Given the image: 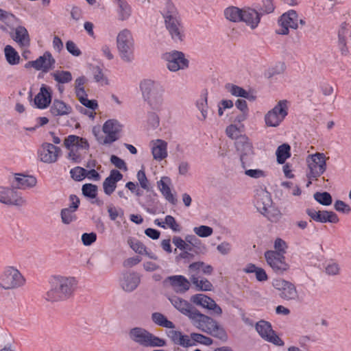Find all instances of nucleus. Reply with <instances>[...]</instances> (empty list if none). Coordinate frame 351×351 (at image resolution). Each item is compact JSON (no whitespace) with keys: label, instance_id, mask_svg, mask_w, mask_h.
Segmentation results:
<instances>
[{"label":"nucleus","instance_id":"c03bdc74","mask_svg":"<svg viewBox=\"0 0 351 351\" xmlns=\"http://www.w3.org/2000/svg\"><path fill=\"white\" fill-rule=\"evenodd\" d=\"M75 212V210H71V208H62L60 211V217L62 223L68 225L75 221L77 219Z\"/></svg>","mask_w":351,"mask_h":351},{"label":"nucleus","instance_id":"6ab92c4d","mask_svg":"<svg viewBox=\"0 0 351 351\" xmlns=\"http://www.w3.org/2000/svg\"><path fill=\"white\" fill-rule=\"evenodd\" d=\"M306 213L316 222L337 223L339 221L337 215L333 211H317L314 208H307Z\"/></svg>","mask_w":351,"mask_h":351},{"label":"nucleus","instance_id":"13d9d810","mask_svg":"<svg viewBox=\"0 0 351 351\" xmlns=\"http://www.w3.org/2000/svg\"><path fill=\"white\" fill-rule=\"evenodd\" d=\"M108 213L112 221H115L118 217H122L124 215V211L121 208H116L114 206H108Z\"/></svg>","mask_w":351,"mask_h":351},{"label":"nucleus","instance_id":"de8ad7c7","mask_svg":"<svg viewBox=\"0 0 351 351\" xmlns=\"http://www.w3.org/2000/svg\"><path fill=\"white\" fill-rule=\"evenodd\" d=\"M313 197L317 202L324 206H329L332 202V196L328 192H316Z\"/></svg>","mask_w":351,"mask_h":351},{"label":"nucleus","instance_id":"393cba45","mask_svg":"<svg viewBox=\"0 0 351 351\" xmlns=\"http://www.w3.org/2000/svg\"><path fill=\"white\" fill-rule=\"evenodd\" d=\"M141 282V277L136 272H127L123 274L120 284L122 289L127 292L135 290Z\"/></svg>","mask_w":351,"mask_h":351},{"label":"nucleus","instance_id":"338daca9","mask_svg":"<svg viewBox=\"0 0 351 351\" xmlns=\"http://www.w3.org/2000/svg\"><path fill=\"white\" fill-rule=\"evenodd\" d=\"M97 239V234L95 232L84 233L82 235V241L84 245L88 246L93 243Z\"/></svg>","mask_w":351,"mask_h":351},{"label":"nucleus","instance_id":"f03ea898","mask_svg":"<svg viewBox=\"0 0 351 351\" xmlns=\"http://www.w3.org/2000/svg\"><path fill=\"white\" fill-rule=\"evenodd\" d=\"M165 26L174 43H182L186 38L185 28L182 19L171 1H167L162 12Z\"/></svg>","mask_w":351,"mask_h":351},{"label":"nucleus","instance_id":"aec40b11","mask_svg":"<svg viewBox=\"0 0 351 351\" xmlns=\"http://www.w3.org/2000/svg\"><path fill=\"white\" fill-rule=\"evenodd\" d=\"M145 191L144 196L139 199V204L147 213L154 215L158 204V195L153 187Z\"/></svg>","mask_w":351,"mask_h":351},{"label":"nucleus","instance_id":"9d476101","mask_svg":"<svg viewBox=\"0 0 351 351\" xmlns=\"http://www.w3.org/2000/svg\"><path fill=\"white\" fill-rule=\"evenodd\" d=\"M265 258L267 264L277 274H283L289 269V265L286 262L285 256L281 252L267 250L265 252Z\"/></svg>","mask_w":351,"mask_h":351},{"label":"nucleus","instance_id":"4d7b16f0","mask_svg":"<svg viewBox=\"0 0 351 351\" xmlns=\"http://www.w3.org/2000/svg\"><path fill=\"white\" fill-rule=\"evenodd\" d=\"M87 97L86 93L85 95L77 97V99L83 106L92 110H95L98 107L97 101L95 99L90 100Z\"/></svg>","mask_w":351,"mask_h":351},{"label":"nucleus","instance_id":"37998d69","mask_svg":"<svg viewBox=\"0 0 351 351\" xmlns=\"http://www.w3.org/2000/svg\"><path fill=\"white\" fill-rule=\"evenodd\" d=\"M191 280L193 285H195L198 290L200 291H210L213 287L211 282L206 278L199 279L195 275H193L191 278Z\"/></svg>","mask_w":351,"mask_h":351},{"label":"nucleus","instance_id":"72a5a7b5","mask_svg":"<svg viewBox=\"0 0 351 351\" xmlns=\"http://www.w3.org/2000/svg\"><path fill=\"white\" fill-rule=\"evenodd\" d=\"M152 153L155 160H162L167 157V143L161 139L153 141Z\"/></svg>","mask_w":351,"mask_h":351},{"label":"nucleus","instance_id":"c756f323","mask_svg":"<svg viewBox=\"0 0 351 351\" xmlns=\"http://www.w3.org/2000/svg\"><path fill=\"white\" fill-rule=\"evenodd\" d=\"M11 37L20 47H29L30 45L29 34L24 26L16 27Z\"/></svg>","mask_w":351,"mask_h":351},{"label":"nucleus","instance_id":"6e6d98bb","mask_svg":"<svg viewBox=\"0 0 351 351\" xmlns=\"http://www.w3.org/2000/svg\"><path fill=\"white\" fill-rule=\"evenodd\" d=\"M193 232L200 237H208L213 234V230L210 226L202 225L198 227H195Z\"/></svg>","mask_w":351,"mask_h":351},{"label":"nucleus","instance_id":"774afa93","mask_svg":"<svg viewBox=\"0 0 351 351\" xmlns=\"http://www.w3.org/2000/svg\"><path fill=\"white\" fill-rule=\"evenodd\" d=\"M110 162L117 168L121 169V170H127L126 163L121 158H119L115 155H112L110 157Z\"/></svg>","mask_w":351,"mask_h":351},{"label":"nucleus","instance_id":"1a4fd4ad","mask_svg":"<svg viewBox=\"0 0 351 351\" xmlns=\"http://www.w3.org/2000/svg\"><path fill=\"white\" fill-rule=\"evenodd\" d=\"M25 280L20 271L10 267L0 276V286L4 289L19 288L25 284Z\"/></svg>","mask_w":351,"mask_h":351},{"label":"nucleus","instance_id":"6e6552de","mask_svg":"<svg viewBox=\"0 0 351 351\" xmlns=\"http://www.w3.org/2000/svg\"><path fill=\"white\" fill-rule=\"evenodd\" d=\"M288 101L280 100L278 104L265 115V124L269 127H277L288 114Z\"/></svg>","mask_w":351,"mask_h":351},{"label":"nucleus","instance_id":"c85d7f7f","mask_svg":"<svg viewBox=\"0 0 351 351\" xmlns=\"http://www.w3.org/2000/svg\"><path fill=\"white\" fill-rule=\"evenodd\" d=\"M169 282L177 293H184L190 288V282L186 277L181 275L169 276L165 282Z\"/></svg>","mask_w":351,"mask_h":351},{"label":"nucleus","instance_id":"5fc2aeb1","mask_svg":"<svg viewBox=\"0 0 351 351\" xmlns=\"http://www.w3.org/2000/svg\"><path fill=\"white\" fill-rule=\"evenodd\" d=\"M86 170L81 167H76L71 169V178L76 181H81L86 178Z\"/></svg>","mask_w":351,"mask_h":351},{"label":"nucleus","instance_id":"bb28decb","mask_svg":"<svg viewBox=\"0 0 351 351\" xmlns=\"http://www.w3.org/2000/svg\"><path fill=\"white\" fill-rule=\"evenodd\" d=\"M167 336L176 345L188 348L195 346V343L191 340L187 335L182 334V332L175 330L167 331Z\"/></svg>","mask_w":351,"mask_h":351},{"label":"nucleus","instance_id":"f257e3e1","mask_svg":"<svg viewBox=\"0 0 351 351\" xmlns=\"http://www.w3.org/2000/svg\"><path fill=\"white\" fill-rule=\"evenodd\" d=\"M170 302L180 313L186 316L197 329L215 337L223 339L226 336L224 329L210 317L200 313L188 301L176 295L169 298Z\"/></svg>","mask_w":351,"mask_h":351},{"label":"nucleus","instance_id":"58836bf2","mask_svg":"<svg viewBox=\"0 0 351 351\" xmlns=\"http://www.w3.org/2000/svg\"><path fill=\"white\" fill-rule=\"evenodd\" d=\"M291 147L287 143H284L280 145L276 152L277 162L282 165L285 162L286 160L291 156Z\"/></svg>","mask_w":351,"mask_h":351},{"label":"nucleus","instance_id":"49530a36","mask_svg":"<svg viewBox=\"0 0 351 351\" xmlns=\"http://www.w3.org/2000/svg\"><path fill=\"white\" fill-rule=\"evenodd\" d=\"M93 75L95 81L99 83L101 85L108 84V80L106 76H105L103 70L98 66L93 68Z\"/></svg>","mask_w":351,"mask_h":351},{"label":"nucleus","instance_id":"0eeeda50","mask_svg":"<svg viewBox=\"0 0 351 351\" xmlns=\"http://www.w3.org/2000/svg\"><path fill=\"white\" fill-rule=\"evenodd\" d=\"M121 130L122 125L117 120L109 119L104 123L102 128L104 133L106 134V136L104 138L103 136H99L95 130H93V132L97 141L100 144L107 145L111 144L119 138V133Z\"/></svg>","mask_w":351,"mask_h":351},{"label":"nucleus","instance_id":"79ce46f5","mask_svg":"<svg viewBox=\"0 0 351 351\" xmlns=\"http://www.w3.org/2000/svg\"><path fill=\"white\" fill-rule=\"evenodd\" d=\"M54 80L59 84H66L71 82L72 74L69 71H56L51 73Z\"/></svg>","mask_w":351,"mask_h":351},{"label":"nucleus","instance_id":"cd10ccee","mask_svg":"<svg viewBox=\"0 0 351 351\" xmlns=\"http://www.w3.org/2000/svg\"><path fill=\"white\" fill-rule=\"evenodd\" d=\"M34 62L36 64V70L43 71L47 73L54 68L56 60L49 51H45L43 56H40L35 60Z\"/></svg>","mask_w":351,"mask_h":351},{"label":"nucleus","instance_id":"473e14b6","mask_svg":"<svg viewBox=\"0 0 351 351\" xmlns=\"http://www.w3.org/2000/svg\"><path fill=\"white\" fill-rule=\"evenodd\" d=\"M64 144L66 149H71V147L85 150L89 149V143L86 138L73 134L69 135L64 139Z\"/></svg>","mask_w":351,"mask_h":351},{"label":"nucleus","instance_id":"20e7f679","mask_svg":"<svg viewBox=\"0 0 351 351\" xmlns=\"http://www.w3.org/2000/svg\"><path fill=\"white\" fill-rule=\"evenodd\" d=\"M140 89L144 101L153 110H162L165 89L160 82L149 79L143 80L140 83Z\"/></svg>","mask_w":351,"mask_h":351},{"label":"nucleus","instance_id":"a18cd8bd","mask_svg":"<svg viewBox=\"0 0 351 351\" xmlns=\"http://www.w3.org/2000/svg\"><path fill=\"white\" fill-rule=\"evenodd\" d=\"M128 243L136 253L144 254V253L146 252L147 247L145 245L135 238L130 237L128 239Z\"/></svg>","mask_w":351,"mask_h":351},{"label":"nucleus","instance_id":"ddd939ff","mask_svg":"<svg viewBox=\"0 0 351 351\" xmlns=\"http://www.w3.org/2000/svg\"><path fill=\"white\" fill-rule=\"evenodd\" d=\"M278 28L276 33L279 35H287L289 28L296 29L298 27V14L291 10L281 15L278 21Z\"/></svg>","mask_w":351,"mask_h":351},{"label":"nucleus","instance_id":"69168bd1","mask_svg":"<svg viewBox=\"0 0 351 351\" xmlns=\"http://www.w3.org/2000/svg\"><path fill=\"white\" fill-rule=\"evenodd\" d=\"M66 50L74 56H80L82 51L72 40H68L66 43Z\"/></svg>","mask_w":351,"mask_h":351},{"label":"nucleus","instance_id":"0e129e2a","mask_svg":"<svg viewBox=\"0 0 351 351\" xmlns=\"http://www.w3.org/2000/svg\"><path fill=\"white\" fill-rule=\"evenodd\" d=\"M147 122L153 128H156L160 123L158 115L155 112H148Z\"/></svg>","mask_w":351,"mask_h":351},{"label":"nucleus","instance_id":"4c0bfd02","mask_svg":"<svg viewBox=\"0 0 351 351\" xmlns=\"http://www.w3.org/2000/svg\"><path fill=\"white\" fill-rule=\"evenodd\" d=\"M152 322L159 326L167 328L173 329L175 328V324L167 319V318L161 313L155 312L152 314Z\"/></svg>","mask_w":351,"mask_h":351},{"label":"nucleus","instance_id":"4468645a","mask_svg":"<svg viewBox=\"0 0 351 351\" xmlns=\"http://www.w3.org/2000/svg\"><path fill=\"white\" fill-rule=\"evenodd\" d=\"M261 199H256V207L265 216H266L271 222H277L281 217L280 211L271 209V199L267 192H263L258 195Z\"/></svg>","mask_w":351,"mask_h":351},{"label":"nucleus","instance_id":"ea45409f","mask_svg":"<svg viewBox=\"0 0 351 351\" xmlns=\"http://www.w3.org/2000/svg\"><path fill=\"white\" fill-rule=\"evenodd\" d=\"M243 10L237 7H229L224 10L226 18L232 22H240L242 21Z\"/></svg>","mask_w":351,"mask_h":351},{"label":"nucleus","instance_id":"680f3d73","mask_svg":"<svg viewBox=\"0 0 351 351\" xmlns=\"http://www.w3.org/2000/svg\"><path fill=\"white\" fill-rule=\"evenodd\" d=\"M335 209L344 214H348L351 212L350 206L341 200H337L334 204Z\"/></svg>","mask_w":351,"mask_h":351},{"label":"nucleus","instance_id":"e2e57ef3","mask_svg":"<svg viewBox=\"0 0 351 351\" xmlns=\"http://www.w3.org/2000/svg\"><path fill=\"white\" fill-rule=\"evenodd\" d=\"M172 242L178 248L181 250H192V248L190 247V245L180 237H174L172 239Z\"/></svg>","mask_w":351,"mask_h":351},{"label":"nucleus","instance_id":"a878e982","mask_svg":"<svg viewBox=\"0 0 351 351\" xmlns=\"http://www.w3.org/2000/svg\"><path fill=\"white\" fill-rule=\"evenodd\" d=\"M123 179V174L117 169H112L103 182V189L105 194L110 195L116 189L117 184Z\"/></svg>","mask_w":351,"mask_h":351},{"label":"nucleus","instance_id":"603ef678","mask_svg":"<svg viewBox=\"0 0 351 351\" xmlns=\"http://www.w3.org/2000/svg\"><path fill=\"white\" fill-rule=\"evenodd\" d=\"M136 178L142 189L148 190L149 189L153 187L149 184V182L147 180L145 172L143 169H141L137 172Z\"/></svg>","mask_w":351,"mask_h":351},{"label":"nucleus","instance_id":"a19ab883","mask_svg":"<svg viewBox=\"0 0 351 351\" xmlns=\"http://www.w3.org/2000/svg\"><path fill=\"white\" fill-rule=\"evenodd\" d=\"M5 57L10 65H16L20 62V56L16 49L11 45H6L4 48Z\"/></svg>","mask_w":351,"mask_h":351},{"label":"nucleus","instance_id":"a211bd4d","mask_svg":"<svg viewBox=\"0 0 351 351\" xmlns=\"http://www.w3.org/2000/svg\"><path fill=\"white\" fill-rule=\"evenodd\" d=\"M61 152L60 147L49 143H44L38 151L40 160L45 163H53L57 161Z\"/></svg>","mask_w":351,"mask_h":351},{"label":"nucleus","instance_id":"09e8293b","mask_svg":"<svg viewBox=\"0 0 351 351\" xmlns=\"http://www.w3.org/2000/svg\"><path fill=\"white\" fill-rule=\"evenodd\" d=\"M191 340L193 341L195 344L199 343L204 346H210L213 341L211 338L206 337L199 333L193 332L191 334Z\"/></svg>","mask_w":351,"mask_h":351},{"label":"nucleus","instance_id":"412c9836","mask_svg":"<svg viewBox=\"0 0 351 351\" xmlns=\"http://www.w3.org/2000/svg\"><path fill=\"white\" fill-rule=\"evenodd\" d=\"M191 302L208 310L213 311L214 314L221 315V308L211 298L204 294H195L191 297Z\"/></svg>","mask_w":351,"mask_h":351},{"label":"nucleus","instance_id":"b1692460","mask_svg":"<svg viewBox=\"0 0 351 351\" xmlns=\"http://www.w3.org/2000/svg\"><path fill=\"white\" fill-rule=\"evenodd\" d=\"M52 90L49 86L43 84L39 93L36 95L34 102L38 109L47 108L51 102Z\"/></svg>","mask_w":351,"mask_h":351},{"label":"nucleus","instance_id":"2eb2a0df","mask_svg":"<svg viewBox=\"0 0 351 351\" xmlns=\"http://www.w3.org/2000/svg\"><path fill=\"white\" fill-rule=\"evenodd\" d=\"M308 172L306 176L309 180H317L326 169V157L323 153L311 155V160L308 165Z\"/></svg>","mask_w":351,"mask_h":351},{"label":"nucleus","instance_id":"e433bc0d","mask_svg":"<svg viewBox=\"0 0 351 351\" xmlns=\"http://www.w3.org/2000/svg\"><path fill=\"white\" fill-rule=\"evenodd\" d=\"M226 88L235 97H243L250 101H254L256 99V97L250 94V92L237 85L228 83L226 85Z\"/></svg>","mask_w":351,"mask_h":351},{"label":"nucleus","instance_id":"4be33fe9","mask_svg":"<svg viewBox=\"0 0 351 351\" xmlns=\"http://www.w3.org/2000/svg\"><path fill=\"white\" fill-rule=\"evenodd\" d=\"M234 144L237 152L240 156L241 162L244 166L245 158L252 156L254 153L252 144L245 135L240 136L235 141Z\"/></svg>","mask_w":351,"mask_h":351},{"label":"nucleus","instance_id":"bf43d9fd","mask_svg":"<svg viewBox=\"0 0 351 351\" xmlns=\"http://www.w3.org/2000/svg\"><path fill=\"white\" fill-rule=\"evenodd\" d=\"M167 228H171L173 232H180V226L177 223L175 218L171 215H167L165 218Z\"/></svg>","mask_w":351,"mask_h":351},{"label":"nucleus","instance_id":"423d86ee","mask_svg":"<svg viewBox=\"0 0 351 351\" xmlns=\"http://www.w3.org/2000/svg\"><path fill=\"white\" fill-rule=\"evenodd\" d=\"M117 48L121 58L126 62H131L134 60V42L131 32L125 29L122 30L117 38Z\"/></svg>","mask_w":351,"mask_h":351},{"label":"nucleus","instance_id":"052dcab7","mask_svg":"<svg viewBox=\"0 0 351 351\" xmlns=\"http://www.w3.org/2000/svg\"><path fill=\"white\" fill-rule=\"evenodd\" d=\"M226 132L227 136L232 139L235 138L237 140L240 136H242L239 128L233 124L226 128Z\"/></svg>","mask_w":351,"mask_h":351},{"label":"nucleus","instance_id":"dca6fc26","mask_svg":"<svg viewBox=\"0 0 351 351\" xmlns=\"http://www.w3.org/2000/svg\"><path fill=\"white\" fill-rule=\"evenodd\" d=\"M256 330L265 341L278 346H282L284 341L276 334L269 322L260 320L256 324Z\"/></svg>","mask_w":351,"mask_h":351},{"label":"nucleus","instance_id":"3c124183","mask_svg":"<svg viewBox=\"0 0 351 351\" xmlns=\"http://www.w3.org/2000/svg\"><path fill=\"white\" fill-rule=\"evenodd\" d=\"M82 194L89 198H95L97 196V186L93 184H85L82 188Z\"/></svg>","mask_w":351,"mask_h":351},{"label":"nucleus","instance_id":"8fccbe9b","mask_svg":"<svg viewBox=\"0 0 351 351\" xmlns=\"http://www.w3.org/2000/svg\"><path fill=\"white\" fill-rule=\"evenodd\" d=\"M196 106L198 110L201 112L202 116V120H205L207 117V93H205L204 95L201 97L196 102Z\"/></svg>","mask_w":351,"mask_h":351},{"label":"nucleus","instance_id":"c9c22d12","mask_svg":"<svg viewBox=\"0 0 351 351\" xmlns=\"http://www.w3.org/2000/svg\"><path fill=\"white\" fill-rule=\"evenodd\" d=\"M117 7V12L119 19L121 21L127 20L131 15L132 8L126 0H112Z\"/></svg>","mask_w":351,"mask_h":351},{"label":"nucleus","instance_id":"9b49d317","mask_svg":"<svg viewBox=\"0 0 351 351\" xmlns=\"http://www.w3.org/2000/svg\"><path fill=\"white\" fill-rule=\"evenodd\" d=\"M162 58L167 62V67L171 71L176 72L189 67V60L185 58L183 52L173 50L162 55Z\"/></svg>","mask_w":351,"mask_h":351},{"label":"nucleus","instance_id":"864d4df0","mask_svg":"<svg viewBox=\"0 0 351 351\" xmlns=\"http://www.w3.org/2000/svg\"><path fill=\"white\" fill-rule=\"evenodd\" d=\"M262 5L259 8L261 15L268 14L274 11L275 6L273 0H263Z\"/></svg>","mask_w":351,"mask_h":351},{"label":"nucleus","instance_id":"f3484780","mask_svg":"<svg viewBox=\"0 0 351 351\" xmlns=\"http://www.w3.org/2000/svg\"><path fill=\"white\" fill-rule=\"evenodd\" d=\"M14 188L0 186V202L7 205L22 206L25 204V200L16 191Z\"/></svg>","mask_w":351,"mask_h":351},{"label":"nucleus","instance_id":"f8f14e48","mask_svg":"<svg viewBox=\"0 0 351 351\" xmlns=\"http://www.w3.org/2000/svg\"><path fill=\"white\" fill-rule=\"evenodd\" d=\"M273 287L279 291V296L285 300H298L299 295L295 286L292 282L284 279H276L272 282Z\"/></svg>","mask_w":351,"mask_h":351},{"label":"nucleus","instance_id":"7ed1b4c3","mask_svg":"<svg viewBox=\"0 0 351 351\" xmlns=\"http://www.w3.org/2000/svg\"><path fill=\"white\" fill-rule=\"evenodd\" d=\"M77 281L74 277L57 276L51 282V289L45 299L50 302L62 301L70 298L75 291Z\"/></svg>","mask_w":351,"mask_h":351},{"label":"nucleus","instance_id":"7c9ffc66","mask_svg":"<svg viewBox=\"0 0 351 351\" xmlns=\"http://www.w3.org/2000/svg\"><path fill=\"white\" fill-rule=\"evenodd\" d=\"M261 15L254 9L246 8L243 10L242 21L252 29H255L261 21Z\"/></svg>","mask_w":351,"mask_h":351},{"label":"nucleus","instance_id":"f704fd0d","mask_svg":"<svg viewBox=\"0 0 351 351\" xmlns=\"http://www.w3.org/2000/svg\"><path fill=\"white\" fill-rule=\"evenodd\" d=\"M72 108L59 99H54L50 107V112L53 116H64L71 113Z\"/></svg>","mask_w":351,"mask_h":351},{"label":"nucleus","instance_id":"39448f33","mask_svg":"<svg viewBox=\"0 0 351 351\" xmlns=\"http://www.w3.org/2000/svg\"><path fill=\"white\" fill-rule=\"evenodd\" d=\"M130 339L145 348L164 347L167 345L165 339L160 338L141 327H134L130 330Z\"/></svg>","mask_w":351,"mask_h":351},{"label":"nucleus","instance_id":"2f4dec72","mask_svg":"<svg viewBox=\"0 0 351 351\" xmlns=\"http://www.w3.org/2000/svg\"><path fill=\"white\" fill-rule=\"evenodd\" d=\"M170 183L171 179L169 177L164 176L157 182V185L162 195L165 197L167 201L172 204H176L177 203V199L171 193V189L169 186Z\"/></svg>","mask_w":351,"mask_h":351},{"label":"nucleus","instance_id":"5701e85b","mask_svg":"<svg viewBox=\"0 0 351 351\" xmlns=\"http://www.w3.org/2000/svg\"><path fill=\"white\" fill-rule=\"evenodd\" d=\"M36 183L37 180L34 176L22 173H15L11 182L12 188L22 190L32 188L36 186Z\"/></svg>","mask_w":351,"mask_h":351}]
</instances>
